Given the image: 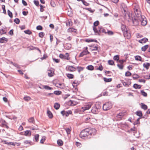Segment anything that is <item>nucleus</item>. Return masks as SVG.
Here are the masks:
<instances>
[{
	"label": "nucleus",
	"mask_w": 150,
	"mask_h": 150,
	"mask_svg": "<svg viewBox=\"0 0 150 150\" xmlns=\"http://www.w3.org/2000/svg\"><path fill=\"white\" fill-rule=\"evenodd\" d=\"M47 113L49 117L50 118H52L53 117V115L52 113L50 110H48L47 111Z\"/></svg>",
	"instance_id": "nucleus-23"
},
{
	"label": "nucleus",
	"mask_w": 150,
	"mask_h": 150,
	"mask_svg": "<svg viewBox=\"0 0 150 150\" xmlns=\"http://www.w3.org/2000/svg\"><path fill=\"white\" fill-rule=\"evenodd\" d=\"M86 68L89 70L92 71L94 69V67L92 65H89L87 66Z\"/></svg>",
	"instance_id": "nucleus-34"
},
{
	"label": "nucleus",
	"mask_w": 150,
	"mask_h": 150,
	"mask_svg": "<svg viewBox=\"0 0 150 150\" xmlns=\"http://www.w3.org/2000/svg\"><path fill=\"white\" fill-rule=\"evenodd\" d=\"M62 92L59 91H54V93L56 95H59L61 94Z\"/></svg>",
	"instance_id": "nucleus-45"
},
{
	"label": "nucleus",
	"mask_w": 150,
	"mask_h": 150,
	"mask_svg": "<svg viewBox=\"0 0 150 150\" xmlns=\"http://www.w3.org/2000/svg\"><path fill=\"white\" fill-rule=\"evenodd\" d=\"M98 30L99 31V33H106L107 32H106L105 29H104L102 26H98Z\"/></svg>",
	"instance_id": "nucleus-13"
},
{
	"label": "nucleus",
	"mask_w": 150,
	"mask_h": 150,
	"mask_svg": "<svg viewBox=\"0 0 150 150\" xmlns=\"http://www.w3.org/2000/svg\"><path fill=\"white\" fill-rule=\"evenodd\" d=\"M145 118V117L144 116H143L142 117H139L137 119V120L134 122L133 123V124L135 125H136L137 124H139L140 123V122H139V120L140 119L142 118Z\"/></svg>",
	"instance_id": "nucleus-18"
},
{
	"label": "nucleus",
	"mask_w": 150,
	"mask_h": 150,
	"mask_svg": "<svg viewBox=\"0 0 150 150\" xmlns=\"http://www.w3.org/2000/svg\"><path fill=\"white\" fill-rule=\"evenodd\" d=\"M96 130L95 128H86L81 132L79 135L83 139H90L96 134Z\"/></svg>",
	"instance_id": "nucleus-1"
},
{
	"label": "nucleus",
	"mask_w": 150,
	"mask_h": 150,
	"mask_svg": "<svg viewBox=\"0 0 150 150\" xmlns=\"http://www.w3.org/2000/svg\"><path fill=\"white\" fill-rule=\"evenodd\" d=\"M134 11L136 17H137L138 19L141 17V16H142L141 14L140 11H139L137 9H134Z\"/></svg>",
	"instance_id": "nucleus-10"
},
{
	"label": "nucleus",
	"mask_w": 150,
	"mask_h": 150,
	"mask_svg": "<svg viewBox=\"0 0 150 150\" xmlns=\"http://www.w3.org/2000/svg\"><path fill=\"white\" fill-rule=\"evenodd\" d=\"M57 143L59 146H62L63 145V142L61 139H58L57 141Z\"/></svg>",
	"instance_id": "nucleus-35"
},
{
	"label": "nucleus",
	"mask_w": 150,
	"mask_h": 150,
	"mask_svg": "<svg viewBox=\"0 0 150 150\" xmlns=\"http://www.w3.org/2000/svg\"><path fill=\"white\" fill-rule=\"evenodd\" d=\"M8 14L10 18H12L13 17V14L9 10H7Z\"/></svg>",
	"instance_id": "nucleus-43"
},
{
	"label": "nucleus",
	"mask_w": 150,
	"mask_h": 150,
	"mask_svg": "<svg viewBox=\"0 0 150 150\" xmlns=\"http://www.w3.org/2000/svg\"><path fill=\"white\" fill-rule=\"evenodd\" d=\"M34 3L37 6H38L39 5V2L38 1L34 0Z\"/></svg>",
	"instance_id": "nucleus-62"
},
{
	"label": "nucleus",
	"mask_w": 150,
	"mask_h": 150,
	"mask_svg": "<svg viewBox=\"0 0 150 150\" xmlns=\"http://www.w3.org/2000/svg\"><path fill=\"white\" fill-rule=\"evenodd\" d=\"M122 113H120L117 115V117L119 118H121L122 117Z\"/></svg>",
	"instance_id": "nucleus-60"
},
{
	"label": "nucleus",
	"mask_w": 150,
	"mask_h": 150,
	"mask_svg": "<svg viewBox=\"0 0 150 150\" xmlns=\"http://www.w3.org/2000/svg\"><path fill=\"white\" fill-rule=\"evenodd\" d=\"M136 114L137 116H139V117H143L142 112L141 110L137 111L136 112Z\"/></svg>",
	"instance_id": "nucleus-19"
},
{
	"label": "nucleus",
	"mask_w": 150,
	"mask_h": 150,
	"mask_svg": "<svg viewBox=\"0 0 150 150\" xmlns=\"http://www.w3.org/2000/svg\"><path fill=\"white\" fill-rule=\"evenodd\" d=\"M67 76L69 79H72L73 78L74 76L73 74H66Z\"/></svg>",
	"instance_id": "nucleus-38"
},
{
	"label": "nucleus",
	"mask_w": 150,
	"mask_h": 150,
	"mask_svg": "<svg viewBox=\"0 0 150 150\" xmlns=\"http://www.w3.org/2000/svg\"><path fill=\"white\" fill-rule=\"evenodd\" d=\"M24 99L26 101H28L30 100L31 98L29 96H25L24 98Z\"/></svg>",
	"instance_id": "nucleus-57"
},
{
	"label": "nucleus",
	"mask_w": 150,
	"mask_h": 150,
	"mask_svg": "<svg viewBox=\"0 0 150 150\" xmlns=\"http://www.w3.org/2000/svg\"><path fill=\"white\" fill-rule=\"evenodd\" d=\"M67 26H71L72 25V22L71 19L68 20L66 22Z\"/></svg>",
	"instance_id": "nucleus-16"
},
{
	"label": "nucleus",
	"mask_w": 150,
	"mask_h": 150,
	"mask_svg": "<svg viewBox=\"0 0 150 150\" xmlns=\"http://www.w3.org/2000/svg\"><path fill=\"white\" fill-rule=\"evenodd\" d=\"M135 59L137 61H142V57L139 56H136L135 57Z\"/></svg>",
	"instance_id": "nucleus-42"
},
{
	"label": "nucleus",
	"mask_w": 150,
	"mask_h": 150,
	"mask_svg": "<svg viewBox=\"0 0 150 150\" xmlns=\"http://www.w3.org/2000/svg\"><path fill=\"white\" fill-rule=\"evenodd\" d=\"M133 79H138L139 78V76L136 74H134L132 76Z\"/></svg>",
	"instance_id": "nucleus-56"
},
{
	"label": "nucleus",
	"mask_w": 150,
	"mask_h": 150,
	"mask_svg": "<svg viewBox=\"0 0 150 150\" xmlns=\"http://www.w3.org/2000/svg\"><path fill=\"white\" fill-rule=\"evenodd\" d=\"M117 66L119 67V68L120 69H122L123 68V66L122 64H117Z\"/></svg>",
	"instance_id": "nucleus-59"
},
{
	"label": "nucleus",
	"mask_w": 150,
	"mask_h": 150,
	"mask_svg": "<svg viewBox=\"0 0 150 150\" xmlns=\"http://www.w3.org/2000/svg\"><path fill=\"white\" fill-rule=\"evenodd\" d=\"M84 69V67H80L78 66L76 67V70L77 69L78 72L80 73V72L83 70Z\"/></svg>",
	"instance_id": "nucleus-22"
},
{
	"label": "nucleus",
	"mask_w": 150,
	"mask_h": 150,
	"mask_svg": "<svg viewBox=\"0 0 150 150\" xmlns=\"http://www.w3.org/2000/svg\"><path fill=\"white\" fill-rule=\"evenodd\" d=\"M50 4L51 6L53 7H54L56 6L53 0H51V1Z\"/></svg>",
	"instance_id": "nucleus-50"
},
{
	"label": "nucleus",
	"mask_w": 150,
	"mask_h": 150,
	"mask_svg": "<svg viewBox=\"0 0 150 150\" xmlns=\"http://www.w3.org/2000/svg\"><path fill=\"white\" fill-rule=\"evenodd\" d=\"M81 1L82 2L83 4L85 6H89V4L86 2V1H84V0H81Z\"/></svg>",
	"instance_id": "nucleus-55"
},
{
	"label": "nucleus",
	"mask_w": 150,
	"mask_h": 150,
	"mask_svg": "<svg viewBox=\"0 0 150 150\" xmlns=\"http://www.w3.org/2000/svg\"><path fill=\"white\" fill-rule=\"evenodd\" d=\"M133 87L135 89H140L141 87V86L135 83L133 85Z\"/></svg>",
	"instance_id": "nucleus-33"
},
{
	"label": "nucleus",
	"mask_w": 150,
	"mask_h": 150,
	"mask_svg": "<svg viewBox=\"0 0 150 150\" xmlns=\"http://www.w3.org/2000/svg\"><path fill=\"white\" fill-rule=\"evenodd\" d=\"M101 107L99 105H95L92 107L91 112L93 114H97L99 112L98 110Z\"/></svg>",
	"instance_id": "nucleus-4"
},
{
	"label": "nucleus",
	"mask_w": 150,
	"mask_h": 150,
	"mask_svg": "<svg viewBox=\"0 0 150 150\" xmlns=\"http://www.w3.org/2000/svg\"><path fill=\"white\" fill-rule=\"evenodd\" d=\"M28 48L29 49V50H35V47L32 46H30L28 47Z\"/></svg>",
	"instance_id": "nucleus-64"
},
{
	"label": "nucleus",
	"mask_w": 150,
	"mask_h": 150,
	"mask_svg": "<svg viewBox=\"0 0 150 150\" xmlns=\"http://www.w3.org/2000/svg\"><path fill=\"white\" fill-rule=\"evenodd\" d=\"M76 30L74 29V28H69L67 30L68 32H76Z\"/></svg>",
	"instance_id": "nucleus-36"
},
{
	"label": "nucleus",
	"mask_w": 150,
	"mask_h": 150,
	"mask_svg": "<svg viewBox=\"0 0 150 150\" xmlns=\"http://www.w3.org/2000/svg\"><path fill=\"white\" fill-rule=\"evenodd\" d=\"M99 22L98 21H96L93 23V26L96 27L99 24Z\"/></svg>",
	"instance_id": "nucleus-54"
},
{
	"label": "nucleus",
	"mask_w": 150,
	"mask_h": 150,
	"mask_svg": "<svg viewBox=\"0 0 150 150\" xmlns=\"http://www.w3.org/2000/svg\"><path fill=\"white\" fill-rule=\"evenodd\" d=\"M119 59V55H116L115 56L113 57V59L115 60H116L117 61H118Z\"/></svg>",
	"instance_id": "nucleus-48"
},
{
	"label": "nucleus",
	"mask_w": 150,
	"mask_h": 150,
	"mask_svg": "<svg viewBox=\"0 0 150 150\" xmlns=\"http://www.w3.org/2000/svg\"><path fill=\"white\" fill-rule=\"evenodd\" d=\"M36 29L38 30H42V27L41 25H39L37 26Z\"/></svg>",
	"instance_id": "nucleus-63"
},
{
	"label": "nucleus",
	"mask_w": 150,
	"mask_h": 150,
	"mask_svg": "<svg viewBox=\"0 0 150 150\" xmlns=\"http://www.w3.org/2000/svg\"><path fill=\"white\" fill-rule=\"evenodd\" d=\"M54 75V69H51L48 70V75L49 77H52Z\"/></svg>",
	"instance_id": "nucleus-11"
},
{
	"label": "nucleus",
	"mask_w": 150,
	"mask_h": 150,
	"mask_svg": "<svg viewBox=\"0 0 150 150\" xmlns=\"http://www.w3.org/2000/svg\"><path fill=\"white\" fill-rule=\"evenodd\" d=\"M132 74L129 71H127L125 73V76H130Z\"/></svg>",
	"instance_id": "nucleus-53"
},
{
	"label": "nucleus",
	"mask_w": 150,
	"mask_h": 150,
	"mask_svg": "<svg viewBox=\"0 0 150 150\" xmlns=\"http://www.w3.org/2000/svg\"><path fill=\"white\" fill-rule=\"evenodd\" d=\"M98 45L97 44H95L94 45H93V49H92V51L93 50H97L98 52H99V50L98 49Z\"/></svg>",
	"instance_id": "nucleus-32"
},
{
	"label": "nucleus",
	"mask_w": 150,
	"mask_h": 150,
	"mask_svg": "<svg viewBox=\"0 0 150 150\" xmlns=\"http://www.w3.org/2000/svg\"><path fill=\"white\" fill-rule=\"evenodd\" d=\"M28 121L29 122L33 123L35 122L34 119L33 117H31L29 118L28 120Z\"/></svg>",
	"instance_id": "nucleus-44"
},
{
	"label": "nucleus",
	"mask_w": 150,
	"mask_h": 150,
	"mask_svg": "<svg viewBox=\"0 0 150 150\" xmlns=\"http://www.w3.org/2000/svg\"><path fill=\"white\" fill-rule=\"evenodd\" d=\"M65 130L68 134L70 133L71 130L69 128H66L65 129Z\"/></svg>",
	"instance_id": "nucleus-61"
},
{
	"label": "nucleus",
	"mask_w": 150,
	"mask_h": 150,
	"mask_svg": "<svg viewBox=\"0 0 150 150\" xmlns=\"http://www.w3.org/2000/svg\"><path fill=\"white\" fill-rule=\"evenodd\" d=\"M39 6L40 7V11L41 12H43L44 10V8H45V6H43L42 5L40 4Z\"/></svg>",
	"instance_id": "nucleus-47"
},
{
	"label": "nucleus",
	"mask_w": 150,
	"mask_h": 150,
	"mask_svg": "<svg viewBox=\"0 0 150 150\" xmlns=\"http://www.w3.org/2000/svg\"><path fill=\"white\" fill-rule=\"evenodd\" d=\"M149 46L148 45H146L142 47L141 48L142 50L145 52L146 51V50L148 48Z\"/></svg>",
	"instance_id": "nucleus-31"
},
{
	"label": "nucleus",
	"mask_w": 150,
	"mask_h": 150,
	"mask_svg": "<svg viewBox=\"0 0 150 150\" xmlns=\"http://www.w3.org/2000/svg\"><path fill=\"white\" fill-rule=\"evenodd\" d=\"M68 69L70 71H74L76 70V68L72 66H70L68 67Z\"/></svg>",
	"instance_id": "nucleus-17"
},
{
	"label": "nucleus",
	"mask_w": 150,
	"mask_h": 150,
	"mask_svg": "<svg viewBox=\"0 0 150 150\" xmlns=\"http://www.w3.org/2000/svg\"><path fill=\"white\" fill-rule=\"evenodd\" d=\"M31 134V132L30 130H26L24 132V135L25 136H30Z\"/></svg>",
	"instance_id": "nucleus-27"
},
{
	"label": "nucleus",
	"mask_w": 150,
	"mask_h": 150,
	"mask_svg": "<svg viewBox=\"0 0 150 150\" xmlns=\"http://www.w3.org/2000/svg\"><path fill=\"white\" fill-rule=\"evenodd\" d=\"M14 22L16 24H19L20 23V20L18 18H16L14 20Z\"/></svg>",
	"instance_id": "nucleus-52"
},
{
	"label": "nucleus",
	"mask_w": 150,
	"mask_h": 150,
	"mask_svg": "<svg viewBox=\"0 0 150 150\" xmlns=\"http://www.w3.org/2000/svg\"><path fill=\"white\" fill-rule=\"evenodd\" d=\"M69 103L70 104V105L73 106L76 105V104L74 103L75 102L71 100H70L69 102Z\"/></svg>",
	"instance_id": "nucleus-46"
},
{
	"label": "nucleus",
	"mask_w": 150,
	"mask_h": 150,
	"mask_svg": "<svg viewBox=\"0 0 150 150\" xmlns=\"http://www.w3.org/2000/svg\"><path fill=\"white\" fill-rule=\"evenodd\" d=\"M43 87L44 88L47 90H50L52 89V88L47 85L43 86Z\"/></svg>",
	"instance_id": "nucleus-40"
},
{
	"label": "nucleus",
	"mask_w": 150,
	"mask_h": 150,
	"mask_svg": "<svg viewBox=\"0 0 150 150\" xmlns=\"http://www.w3.org/2000/svg\"><path fill=\"white\" fill-rule=\"evenodd\" d=\"M45 35V33L42 32H40L39 34V37L41 38L43 37V36Z\"/></svg>",
	"instance_id": "nucleus-58"
},
{
	"label": "nucleus",
	"mask_w": 150,
	"mask_h": 150,
	"mask_svg": "<svg viewBox=\"0 0 150 150\" xmlns=\"http://www.w3.org/2000/svg\"><path fill=\"white\" fill-rule=\"evenodd\" d=\"M91 107V105L90 104L87 105L85 106H84L83 107H82V110L83 111H84L86 110H88Z\"/></svg>",
	"instance_id": "nucleus-12"
},
{
	"label": "nucleus",
	"mask_w": 150,
	"mask_h": 150,
	"mask_svg": "<svg viewBox=\"0 0 150 150\" xmlns=\"http://www.w3.org/2000/svg\"><path fill=\"white\" fill-rule=\"evenodd\" d=\"M143 65L144 67L146 68V69H148L149 68V67L150 66V64L149 63H144Z\"/></svg>",
	"instance_id": "nucleus-25"
},
{
	"label": "nucleus",
	"mask_w": 150,
	"mask_h": 150,
	"mask_svg": "<svg viewBox=\"0 0 150 150\" xmlns=\"http://www.w3.org/2000/svg\"><path fill=\"white\" fill-rule=\"evenodd\" d=\"M141 108L143 109L144 110H146L147 109L148 107L147 105H146L143 103H141Z\"/></svg>",
	"instance_id": "nucleus-28"
},
{
	"label": "nucleus",
	"mask_w": 150,
	"mask_h": 150,
	"mask_svg": "<svg viewBox=\"0 0 150 150\" xmlns=\"http://www.w3.org/2000/svg\"><path fill=\"white\" fill-rule=\"evenodd\" d=\"M39 136L38 134H37L35 135L34 138L35 140H34L33 141L36 142H38L39 141Z\"/></svg>",
	"instance_id": "nucleus-29"
},
{
	"label": "nucleus",
	"mask_w": 150,
	"mask_h": 150,
	"mask_svg": "<svg viewBox=\"0 0 150 150\" xmlns=\"http://www.w3.org/2000/svg\"><path fill=\"white\" fill-rule=\"evenodd\" d=\"M60 106V104L57 103H55L54 105V108L56 110L58 109L59 108Z\"/></svg>",
	"instance_id": "nucleus-30"
},
{
	"label": "nucleus",
	"mask_w": 150,
	"mask_h": 150,
	"mask_svg": "<svg viewBox=\"0 0 150 150\" xmlns=\"http://www.w3.org/2000/svg\"><path fill=\"white\" fill-rule=\"evenodd\" d=\"M72 112L71 110H68V111H65L62 110L61 112V114L63 116H68L69 114H72Z\"/></svg>",
	"instance_id": "nucleus-8"
},
{
	"label": "nucleus",
	"mask_w": 150,
	"mask_h": 150,
	"mask_svg": "<svg viewBox=\"0 0 150 150\" xmlns=\"http://www.w3.org/2000/svg\"><path fill=\"white\" fill-rule=\"evenodd\" d=\"M6 33V28H4V29H1L0 30V34L2 35Z\"/></svg>",
	"instance_id": "nucleus-26"
},
{
	"label": "nucleus",
	"mask_w": 150,
	"mask_h": 150,
	"mask_svg": "<svg viewBox=\"0 0 150 150\" xmlns=\"http://www.w3.org/2000/svg\"><path fill=\"white\" fill-rule=\"evenodd\" d=\"M121 28L122 31L124 33L125 36L126 35L128 36V30H127L126 25L123 24H122Z\"/></svg>",
	"instance_id": "nucleus-5"
},
{
	"label": "nucleus",
	"mask_w": 150,
	"mask_h": 150,
	"mask_svg": "<svg viewBox=\"0 0 150 150\" xmlns=\"http://www.w3.org/2000/svg\"><path fill=\"white\" fill-rule=\"evenodd\" d=\"M79 84V83H78V81L75 80L72 83V86H73V87L76 89V87Z\"/></svg>",
	"instance_id": "nucleus-21"
},
{
	"label": "nucleus",
	"mask_w": 150,
	"mask_h": 150,
	"mask_svg": "<svg viewBox=\"0 0 150 150\" xmlns=\"http://www.w3.org/2000/svg\"><path fill=\"white\" fill-rule=\"evenodd\" d=\"M108 64L110 65H114V62L113 60H109L108 61Z\"/></svg>",
	"instance_id": "nucleus-41"
},
{
	"label": "nucleus",
	"mask_w": 150,
	"mask_h": 150,
	"mask_svg": "<svg viewBox=\"0 0 150 150\" xmlns=\"http://www.w3.org/2000/svg\"><path fill=\"white\" fill-rule=\"evenodd\" d=\"M24 32L25 33L28 35H30L32 33V32L29 30H25Z\"/></svg>",
	"instance_id": "nucleus-49"
},
{
	"label": "nucleus",
	"mask_w": 150,
	"mask_h": 150,
	"mask_svg": "<svg viewBox=\"0 0 150 150\" xmlns=\"http://www.w3.org/2000/svg\"><path fill=\"white\" fill-rule=\"evenodd\" d=\"M93 30L95 32V33L96 34H98L99 35H100V34H99V31L98 30V29L95 26H93Z\"/></svg>",
	"instance_id": "nucleus-20"
},
{
	"label": "nucleus",
	"mask_w": 150,
	"mask_h": 150,
	"mask_svg": "<svg viewBox=\"0 0 150 150\" xmlns=\"http://www.w3.org/2000/svg\"><path fill=\"white\" fill-rule=\"evenodd\" d=\"M112 103L110 102H108L103 105V109L104 110H107L110 109L112 108Z\"/></svg>",
	"instance_id": "nucleus-3"
},
{
	"label": "nucleus",
	"mask_w": 150,
	"mask_h": 150,
	"mask_svg": "<svg viewBox=\"0 0 150 150\" xmlns=\"http://www.w3.org/2000/svg\"><path fill=\"white\" fill-rule=\"evenodd\" d=\"M141 93L144 96L146 97L147 96V93L144 92L143 90L141 91Z\"/></svg>",
	"instance_id": "nucleus-51"
},
{
	"label": "nucleus",
	"mask_w": 150,
	"mask_h": 150,
	"mask_svg": "<svg viewBox=\"0 0 150 150\" xmlns=\"http://www.w3.org/2000/svg\"><path fill=\"white\" fill-rule=\"evenodd\" d=\"M8 39L3 37L0 38V43H6L8 41Z\"/></svg>",
	"instance_id": "nucleus-14"
},
{
	"label": "nucleus",
	"mask_w": 150,
	"mask_h": 150,
	"mask_svg": "<svg viewBox=\"0 0 150 150\" xmlns=\"http://www.w3.org/2000/svg\"><path fill=\"white\" fill-rule=\"evenodd\" d=\"M103 80L104 81L106 82H111L112 80V79L111 78H109L108 79L105 77H104L103 78Z\"/></svg>",
	"instance_id": "nucleus-37"
},
{
	"label": "nucleus",
	"mask_w": 150,
	"mask_h": 150,
	"mask_svg": "<svg viewBox=\"0 0 150 150\" xmlns=\"http://www.w3.org/2000/svg\"><path fill=\"white\" fill-rule=\"evenodd\" d=\"M148 41V38H144L138 41L140 43H145Z\"/></svg>",
	"instance_id": "nucleus-15"
},
{
	"label": "nucleus",
	"mask_w": 150,
	"mask_h": 150,
	"mask_svg": "<svg viewBox=\"0 0 150 150\" xmlns=\"http://www.w3.org/2000/svg\"><path fill=\"white\" fill-rule=\"evenodd\" d=\"M144 18H145V17L142 16L138 19L141 22V25L143 26H144L146 25L147 21L146 19H144Z\"/></svg>",
	"instance_id": "nucleus-6"
},
{
	"label": "nucleus",
	"mask_w": 150,
	"mask_h": 150,
	"mask_svg": "<svg viewBox=\"0 0 150 150\" xmlns=\"http://www.w3.org/2000/svg\"><path fill=\"white\" fill-rule=\"evenodd\" d=\"M87 53L86 52V50H84L83 51L79 54V57H83L84 55H86Z\"/></svg>",
	"instance_id": "nucleus-24"
},
{
	"label": "nucleus",
	"mask_w": 150,
	"mask_h": 150,
	"mask_svg": "<svg viewBox=\"0 0 150 150\" xmlns=\"http://www.w3.org/2000/svg\"><path fill=\"white\" fill-rule=\"evenodd\" d=\"M46 139V137L45 136L42 137V139L40 141V143L41 144H43Z\"/></svg>",
	"instance_id": "nucleus-39"
},
{
	"label": "nucleus",
	"mask_w": 150,
	"mask_h": 150,
	"mask_svg": "<svg viewBox=\"0 0 150 150\" xmlns=\"http://www.w3.org/2000/svg\"><path fill=\"white\" fill-rule=\"evenodd\" d=\"M66 55L64 54H60L59 55V57L62 59H67V60H69L70 59V58L69 57V55L68 53H66L65 54Z\"/></svg>",
	"instance_id": "nucleus-7"
},
{
	"label": "nucleus",
	"mask_w": 150,
	"mask_h": 150,
	"mask_svg": "<svg viewBox=\"0 0 150 150\" xmlns=\"http://www.w3.org/2000/svg\"><path fill=\"white\" fill-rule=\"evenodd\" d=\"M122 6L124 11V15L125 18H126L127 16H128L129 19H131V14L130 13L127 11L126 6L124 4H123L122 5Z\"/></svg>",
	"instance_id": "nucleus-2"
},
{
	"label": "nucleus",
	"mask_w": 150,
	"mask_h": 150,
	"mask_svg": "<svg viewBox=\"0 0 150 150\" xmlns=\"http://www.w3.org/2000/svg\"><path fill=\"white\" fill-rule=\"evenodd\" d=\"M137 18V17H136L134 16V17H131V18L132 19V22L134 26H137L139 24V21L138 19Z\"/></svg>",
	"instance_id": "nucleus-9"
}]
</instances>
